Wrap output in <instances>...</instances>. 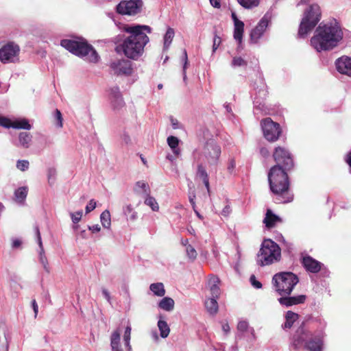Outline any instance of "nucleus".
Segmentation results:
<instances>
[{"label":"nucleus","mask_w":351,"mask_h":351,"mask_svg":"<svg viewBox=\"0 0 351 351\" xmlns=\"http://www.w3.org/2000/svg\"><path fill=\"white\" fill-rule=\"evenodd\" d=\"M123 31L130 35L116 43L115 51L129 59L136 60L143 55L144 48L149 41L147 34L152 32V28L148 25H126L123 27Z\"/></svg>","instance_id":"f257e3e1"},{"label":"nucleus","mask_w":351,"mask_h":351,"mask_svg":"<svg viewBox=\"0 0 351 351\" xmlns=\"http://www.w3.org/2000/svg\"><path fill=\"white\" fill-rule=\"evenodd\" d=\"M343 38L341 25L333 19L318 25L311 38V44L319 52L329 51L335 48Z\"/></svg>","instance_id":"f03ea898"},{"label":"nucleus","mask_w":351,"mask_h":351,"mask_svg":"<svg viewBox=\"0 0 351 351\" xmlns=\"http://www.w3.org/2000/svg\"><path fill=\"white\" fill-rule=\"evenodd\" d=\"M310 321L302 322L293 334L290 347L294 351L304 348L308 351H322L324 332L313 334L310 330Z\"/></svg>","instance_id":"7ed1b4c3"},{"label":"nucleus","mask_w":351,"mask_h":351,"mask_svg":"<svg viewBox=\"0 0 351 351\" xmlns=\"http://www.w3.org/2000/svg\"><path fill=\"white\" fill-rule=\"evenodd\" d=\"M287 171L278 166H273L268 173V181L271 191L277 196L280 203H289L293 199L289 190Z\"/></svg>","instance_id":"20e7f679"},{"label":"nucleus","mask_w":351,"mask_h":351,"mask_svg":"<svg viewBox=\"0 0 351 351\" xmlns=\"http://www.w3.org/2000/svg\"><path fill=\"white\" fill-rule=\"evenodd\" d=\"M298 282V276L290 271L278 272L272 278L275 291L281 296L290 295Z\"/></svg>","instance_id":"39448f33"},{"label":"nucleus","mask_w":351,"mask_h":351,"mask_svg":"<svg viewBox=\"0 0 351 351\" xmlns=\"http://www.w3.org/2000/svg\"><path fill=\"white\" fill-rule=\"evenodd\" d=\"M322 18L320 7L317 3H313L304 11L303 18L300 22L298 36L304 38L317 25Z\"/></svg>","instance_id":"423d86ee"},{"label":"nucleus","mask_w":351,"mask_h":351,"mask_svg":"<svg viewBox=\"0 0 351 351\" xmlns=\"http://www.w3.org/2000/svg\"><path fill=\"white\" fill-rule=\"evenodd\" d=\"M60 45L77 56L84 57L90 54V61L95 62L98 60L99 56L96 51L83 39H63L61 40Z\"/></svg>","instance_id":"0eeeda50"},{"label":"nucleus","mask_w":351,"mask_h":351,"mask_svg":"<svg viewBox=\"0 0 351 351\" xmlns=\"http://www.w3.org/2000/svg\"><path fill=\"white\" fill-rule=\"evenodd\" d=\"M261 266L269 265L280 261L281 250L278 245L271 239H265L258 254Z\"/></svg>","instance_id":"6e6552de"},{"label":"nucleus","mask_w":351,"mask_h":351,"mask_svg":"<svg viewBox=\"0 0 351 351\" xmlns=\"http://www.w3.org/2000/svg\"><path fill=\"white\" fill-rule=\"evenodd\" d=\"M261 125L263 136L269 142L277 141L282 134V130L278 123L273 121L270 117L261 120Z\"/></svg>","instance_id":"1a4fd4ad"},{"label":"nucleus","mask_w":351,"mask_h":351,"mask_svg":"<svg viewBox=\"0 0 351 351\" xmlns=\"http://www.w3.org/2000/svg\"><path fill=\"white\" fill-rule=\"evenodd\" d=\"M273 158L276 163L274 166H278L284 170L290 171L294 166L293 156L285 147H276L273 153Z\"/></svg>","instance_id":"9d476101"},{"label":"nucleus","mask_w":351,"mask_h":351,"mask_svg":"<svg viewBox=\"0 0 351 351\" xmlns=\"http://www.w3.org/2000/svg\"><path fill=\"white\" fill-rule=\"evenodd\" d=\"M20 47L14 42H8L0 49V61L3 64L15 63L19 59Z\"/></svg>","instance_id":"9b49d317"},{"label":"nucleus","mask_w":351,"mask_h":351,"mask_svg":"<svg viewBox=\"0 0 351 351\" xmlns=\"http://www.w3.org/2000/svg\"><path fill=\"white\" fill-rule=\"evenodd\" d=\"M221 149L214 140L206 141L203 149V155L209 165H217L219 163Z\"/></svg>","instance_id":"f8f14e48"},{"label":"nucleus","mask_w":351,"mask_h":351,"mask_svg":"<svg viewBox=\"0 0 351 351\" xmlns=\"http://www.w3.org/2000/svg\"><path fill=\"white\" fill-rule=\"evenodd\" d=\"M141 0L122 1L117 6V12L122 15H135L141 12Z\"/></svg>","instance_id":"ddd939ff"},{"label":"nucleus","mask_w":351,"mask_h":351,"mask_svg":"<svg viewBox=\"0 0 351 351\" xmlns=\"http://www.w3.org/2000/svg\"><path fill=\"white\" fill-rule=\"evenodd\" d=\"M110 68L117 75H130L133 71L132 62L124 58L112 61Z\"/></svg>","instance_id":"4468645a"},{"label":"nucleus","mask_w":351,"mask_h":351,"mask_svg":"<svg viewBox=\"0 0 351 351\" xmlns=\"http://www.w3.org/2000/svg\"><path fill=\"white\" fill-rule=\"evenodd\" d=\"M271 16L268 14H265L260 20L257 25L252 30L250 33V40L254 43H258V40L263 35L267 27L270 23Z\"/></svg>","instance_id":"2eb2a0df"},{"label":"nucleus","mask_w":351,"mask_h":351,"mask_svg":"<svg viewBox=\"0 0 351 351\" xmlns=\"http://www.w3.org/2000/svg\"><path fill=\"white\" fill-rule=\"evenodd\" d=\"M109 99L114 110H119L122 109L125 105L121 93L118 86H114L110 88Z\"/></svg>","instance_id":"dca6fc26"},{"label":"nucleus","mask_w":351,"mask_h":351,"mask_svg":"<svg viewBox=\"0 0 351 351\" xmlns=\"http://www.w3.org/2000/svg\"><path fill=\"white\" fill-rule=\"evenodd\" d=\"M335 65L340 73L351 76V57L344 56L338 58Z\"/></svg>","instance_id":"f3484780"},{"label":"nucleus","mask_w":351,"mask_h":351,"mask_svg":"<svg viewBox=\"0 0 351 351\" xmlns=\"http://www.w3.org/2000/svg\"><path fill=\"white\" fill-rule=\"evenodd\" d=\"M306 300V295H300L297 296H281L278 298L279 303L285 306L289 307L293 305L304 304Z\"/></svg>","instance_id":"a211bd4d"},{"label":"nucleus","mask_w":351,"mask_h":351,"mask_svg":"<svg viewBox=\"0 0 351 351\" xmlns=\"http://www.w3.org/2000/svg\"><path fill=\"white\" fill-rule=\"evenodd\" d=\"M302 265L306 271L311 273H317L321 270L322 263L310 256H304L302 261Z\"/></svg>","instance_id":"6ab92c4d"},{"label":"nucleus","mask_w":351,"mask_h":351,"mask_svg":"<svg viewBox=\"0 0 351 351\" xmlns=\"http://www.w3.org/2000/svg\"><path fill=\"white\" fill-rule=\"evenodd\" d=\"M36 232L37 234L38 243L40 250V261L41 264L43 265L44 269L47 273H49V267L47 258L45 254V251H44V248H43V243H42V240H41V236H40V233L38 227L36 228Z\"/></svg>","instance_id":"aec40b11"},{"label":"nucleus","mask_w":351,"mask_h":351,"mask_svg":"<svg viewBox=\"0 0 351 351\" xmlns=\"http://www.w3.org/2000/svg\"><path fill=\"white\" fill-rule=\"evenodd\" d=\"M281 221V219L276 215L274 214L271 209L267 210L265 217L263 220V223L267 228L271 229L276 226V223Z\"/></svg>","instance_id":"412c9836"},{"label":"nucleus","mask_w":351,"mask_h":351,"mask_svg":"<svg viewBox=\"0 0 351 351\" xmlns=\"http://www.w3.org/2000/svg\"><path fill=\"white\" fill-rule=\"evenodd\" d=\"M8 329L7 326L3 324H0V351H8L9 343L8 340Z\"/></svg>","instance_id":"4be33fe9"},{"label":"nucleus","mask_w":351,"mask_h":351,"mask_svg":"<svg viewBox=\"0 0 351 351\" xmlns=\"http://www.w3.org/2000/svg\"><path fill=\"white\" fill-rule=\"evenodd\" d=\"M220 280L218 277L212 276L208 280V287L212 295V298H218L220 295V289L219 284Z\"/></svg>","instance_id":"5701e85b"},{"label":"nucleus","mask_w":351,"mask_h":351,"mask_svg":"<svg viewBox=\"0 0 351 351\" xmlns=\"http://www.w3.org/2000/svg\"><path fill=\"white\" fill-rule=\"evenodd\" d=\"M110 346L112 351H123L121 346V332L119 329L114 330L110 336Z\"/></svg>","instance_id":"b1692460"},{"label":"nucleus","mask_w":351,"mask_h":351,"mask_svg":"<svg viewBox=\"0 0 351 351\" xmlns=\"http://www.w3.org/2000/svg\"><path fill=\"white\" fill-rule=\"evenodd\" d=\"M8 126H5V128L9 129L10 128L15 129H24V130H30L31 125L29 123L28 121L25 119L17 120L12 121L11 119L8 118Z\"/></svg>","instance_id":"393cba45"},{"label":"nucleus","mask_w":351,"mask_h":351,"mask_svg":"<svg viewBox=\"0 0 351 351\" xmlns=\"http://www.w3.org/2000/svg\"><path fill=\"white\" fill-rule=\"evenodd\" d=\"M134 191L137 195H149L150 193V188L147 182L145 181H138L136 182Z\"/></svg>","instance_id":"a878e982"},{"label":"nucleus","mask_w":351,"mask_h":351,"mask_svg":"<svg viewBox=\"0 0 351 351\" xmlns=\"http://www.w3.org/2000/svg\"><path fill=\"white\" fill-rule=\"evenodd\" d=\"M215 298H208L205 302V307L210 315H215L218 311V303Z\"/></svg>","instance_id":"bb28decb"},{"label":"nucleus","mask_w":351,"mask_h":351,"mask_svg":"<svg viewBox=\"0 0 351 351\" xmlns=\"http://www.w3.org/2000/svg\"><path fill=\"white\" fill-rule=\"evenodd\" d=\"M234 38L241 44L242 43L244 32V23H237V24H234Z\"/></svg>","instance_id":"cd10ccee"},{"label":"nucleus","mask_w":351,"mask_h":351,"mask_svg":"<svg viewBox=\"0 0 351 351\" xmlns=\"http://www.w3.org/2000/svg\"><path fill=\"white\" fill-rule=\"evenodd\" d=\"M28 193L27 186H21L14 192V199L19 203H23L25 200Z\"/></svg>","instance_id":"c85d7f7f"},{"label":"nucleus","mask_w":351,"mask_h":351,"mask_svg":"<svg viewBox=\"0 0 351 351\" xmlns=\"http://www.w3.org/2000/svg\"><path fill=\"white\" fill-rule=\"evenodd\" d=\"M174 300L169 297H165L158 303V306L166 311H171L174 308Z\"/></svg>","instance_id":"c756f323"},{"label":"nucleus","mask_w":351,"mask_h":351,"mask_svg":"<svg viewBox=\"0 0 351 351\" xmlns=\"http://www.w3.org/2000/svg\"><path fill=\"white\" fill-rule=\"evenodd\" d=\"M299 315L291 311H289L286 313V321L283 325L284 328H291L294 322L298 319Z\"/></svg>","instance_id":"7c9ffc66"},{"label":"nucleus","mask_w":351,"mask_h":351,"mask_svg":"<svg viewBox=\"0 0 351 351\" xmlns=\"http://www.w3.org/2000/svg\"><path fill=\"white\" fill-rule=\"evenodd\" d=\"M149 289L157 296L162 297L165 294V289L162 282L151 284Z\"/></svg>","instance_id":"2f4dec72"},{"label":"nucleus","mask_w":351,"mask_h":351,"mask_svg":"<svg viewBox=\"0 0 351 351\" xmlns=\"http://www.w3.org/2000/svg\"><path fill=\"white\" fill-rule=\"evenodd\" d=\"M175 32L174 29L171 27H169L164 36V49L167 50L173 40Z\"/></svg>","instance_id":"473e14b6"},{"label":"nucleus","mask_w":351,"mask_h":351,"mask_svg":"<svg viewBox=\"0 0 351 351\" xmlns=\"http://www.w3.org/2000/svg\"><path fill=\"white\" fill-rule=\"evenodd\" d=\"M144 203L145 205L149 206L153 211L157 212L159 210V206L156 199L149 195H146Z\"/></svg>","instance_id":"72a5a7b5"},{"label":"nucleus","mask_w":351,"mask_h":351,"mask_svg":"<svg viewBox=\"0 0 351 351\" xmlns=\"http://www.w3.org/2000/svg\"><path fill=\"white\" fill-rule=\"evenodd\" d=\"M19 138V142L23 147H29V143L32 141V136L29 133L26 132H21Z\"/></svg>","instance_id":"f704fd0d"},{"label":"nucleus","mask_w":351,"mask_h":351,"mask_svg":"<svg viewBox=\"0 0 351 351\" xmlns=\"http://www.w3.org/2000/svg\"><path fill=\"white\" fill-rule=\"evenodd\" d=\"M158 327L160 332V336L162 338H166L170 332V328L165 321L159 320L158 322Z\"/></svg>","instance_id":"c9c22d12"},{"label":"nucleus","mask_w":351,"mask_h":351,"mask_svg":"<svg viewBox=\"0 0 351 351\" xmlns=\"http://www.w3.org/2000/svg\"><path fill=\"white\" fill-rule=\"evenodd\" d=\"M237 1L245 9L254 8L259 4V0H237Z\"/></svg>","instance_id":"e433bc0d"},{"label":"nucleus","mask_w":351,"mask_h":351,"mask_svg":"<svg viewBox=\"0 0 351 351\" xmlns=\"http://www.w3.org/2000/svg\"><path fill=\"white\" fill-rule=\"evenodd\" d=\"M100 219H101V223L104 228H108L110 226L111 220H110V215L109 211H108V210L104 211L101 214Z\"/></svg>","instance_id":"4c0bfd02"},{"label":"nucleus","mask_w":351,"mask_h":351,"mask_svg":"<svg viewBox=\"0 0 351 351\" xmlns=\"http://www.w3.org/2000/svg\"><path fill=\"white\" fill-rule=\"evenodd\" d=\"M131 330L132 328L130 326H128L125 328L124 335H123V341L124 343L126 348H128V350L130 351L131 350V346L130 344V337H131Z\"/></svg>","instance_id":"58836bf2"},{"label":"nucleus","mask_w":351,"mask_h":351,"mask_svg":"<svg viewBox=\"0 0 351 351\" xmlns=\"http://www.w3.org/2000/svg\"><path fill=\"white\" fill-rule=\"evenodd\" d=\"M186 254L189 259L193 261L196 258L197 253L195 249L191 245H189L186 247Z\"/></svg>","instance_id":"ea45409f"},{"label":"nucleus","mask_w":351,"mask_h":351,"mask_svg":"<svg viewBox=\"0 0 351 351\" xmlns=\"http://www.w3.org/2000/svg\"><path fill=\"white\" fill-rule=\"evenodd\" d=\"M247 62L241 57H234L232 61L233 66H247Z\"/></svg>","instance_id":"a19ab883"},{"label":"nucleus","mask_w":351,"mask_h":351,"mask_svg":"<svg viewBox=\"0 0 351 351\" xmlns=\"http://www.w3.org/2000/svg\"><path fill=\"white\" fill-rule=\"evenodd\" d=\"M29 163L26 160H19L16 162V167L22 171L27 170L29 168Z\"/></svg>","instance_id":"79ce46f5"},{"label":"nucleus","mask_w":351,"mask_h":351,"mask_svg":"<svg viewBox=\"0 0 351 351\" xmlns=\"http://www.w3.org/2000/svg\"><path fill=\"white\" fill-rule=\"evenodd\" d=\"M197 175L202 180L208 177V173L202 164L197 165Z\"/></svg>","instance_id":"37998d69"},{"label":"nucleus","mask_w":351,"mask_h":351,"mask_svg":"<svg viewBox=\"0 0 351 351\" xmlns=\"http://www.w3.org/2000/svg\"><path fill=\"white\" fill-rule=\"evenodd\" d=\"M167 143L171 149L176 148L178 147L179 139L176 136H170L167 138Z\"/></svg>","instance_id":"c03bdc74"},{"label":"nucleus","mask_w":351,"mask_h":351,"mask_svg":"<svg viewBox=\"0 0 351 351\" xmlns=\"http://www.w3.org/2000/svg\"><path fill=\"white\" fill-rule=\"evenodd\" d=\"M82 216V210L81 211H77V212H76L75 213H72L71 214L72 221L74 223H78L81 220Z\"/></svg>","instance_id":"a18cd8bd"},{"label":"nucleus","mask_w":351,"mask_h":351,"mask_svg":"<svg viewBox=\"0 0 351 351\" xmlns=\"http://www.w3.org/2000/svg\"><path fill=\"white\" fill-rule=\"evenodd\" d=\"M55 116L56 119V123L58 127L62 128V117L60 111L58 109L55 111Z\"/></svg>","instance_id":"49530a36"},{"label":"nucleus","mask_w":351,"mask_h":351,"mask_svg":"<svg viewBox=\"0 0 351 351\" xmlns=\"http://www.w3.org/2000/svg\"><path fill=\"white\" fill-rule=\"evenodd\" d=\"M250 282L253 287L256 289H260L262 287V284L261 282L258 281L254 275H252L250 278Z\"/></svg>","instance_id":"de8ad7c7"},{"label":"nucleus","mask_w":351,"mask_h":351,"mask_svg":"<svg viewBox=\"0 0 351 351\" xmlns=\"http://www.w3.org/2000/svg\"><path fill=\"white\" fill-rule=\"evenodd\" d=\"M248 328V323L245 321H240L237 325L238 330L245 332Z\"/></svg>","instance_id":"09e8293b"},{"label":"nucleus","mask_w":351,"mask_h":351,"mask_svg":"<svg viewBox=\"0 0 351 351\" xmlns=\"http://www.w3.org/2000/svg\"><path fill=\"white\" fill-rule=\"evenodd\" d=\"M221 43V39L217 35H215L213 39V50L215 51L218 47L220 45Z\"/></svg>","instance_id":"8fccbe9b"},{"label":"nucleus","mask_w":351,"mask_h":351,"mask_svg":"<svg viewBox=\"0 0 351 351\" xmlns=\"http://www.w3.org/2000/svg\"><path fill=\"white\" fill-rule=\"evenodd\" d=\"M95 207L96 202L93 199H91L86 206V213H89L90 212L93 210L95 208Z\"/></svg>","instance_id":"3c124183"},{"label":"nucleus","mask_w":351,"mask_h":351,"mask_svg":"<svg viewBox=\"0 0 351 351\" xmlns=\"http://www.w3.org/2000/svg\"><path fill=\"white\" fill-rule=\"evenodd\" d=\"M56 175V170L55 168H49L48 169V179H49V182H50L51 179L55 178Z\"/></svg>","instance_id":"603ef678"},{"label":"nucleus","mask_w":351,"mask_h":351,"mask_svg":"<svg viewBox=\"0 0 351 351\" xmlns=\"http://www.w3.org/2000/svg\"><path fill=\"white\" fill-rule=\"evenodd\" d=\"M8 117L2 116V115L0 114V126L1 127H3V128H5V126L8 125Z\"/></svg>","instance_id":"864d4df0"},{"label":"nucleus","mask_w":351,"mask_h":351,"mask_svg":"<svg viewBox=\"0 0 351 351\" xmlns=\"http://www.w3.org/2000/svg\"><path fill=\"white\" fill-rule=\"evenodd\" d=\"M260 154L264 158H267L269 156V152L268 149L266 147H261L260 149Z\"/></svg>","instance_id":"5fc2aeb1"},{"label":"nucleus","mask_w":351,"mask_h":351,"mask_svg":"<svg viewBox=\"0 0 351 351\" xmlns=\"http://www.w3.org/2000/svg\"><path fill=\"white\" fill-rule=\"evenodd\" d=\"M88 229L92 231V232H98L100 231L101 228L99 224L93 225L91 226H88Z\"/></svg>","instance_id":"6e6d98bb"},{"label":"nucleus","mask_w":351,"mask_h":351,"mask_svg":"<svg viewBox=\"0 0 351 351\" xmlns=\"http://www.w3.org/2000/svg\"><path fill=\"white\" fill-rule=\"evenodd\" d=\"M22 241L18 239L13 240L12 246L13 248H19L21 246Z\"/></svg>","instance_id":"4d7b16f0"},{"label":"nucleus","mask_w":351,"mask_h":351,"mask_svg":"<svg viewBox=\"0 0 351 351\" xmlns=\"http://www.w3.org/2000/svg\"><path fill=\"white\" fill-rule=\"evenodd\" d=\"M183 61L184 62V70H185L186 68V65L188 64V56H187V52H186V49L183 50Z\"/></svg>","instance_id":"13d9d810"},{"label":"nucleus","mask_w":351,"mask_h":351,"mask_svg":"<svg viewBox=\"0 0 351 351\" xmlns=\"http://www.w3.org/2000/svg\"><path fill=\"white\" fill-rule=\"evenodd\" d=\"M210 4L216 8H219L221 7V3L219 0H210Z\"/></svg>","instance_id":"bf43d9fd"},{"label":"nucleus","mask_w":351,"mask_h":351,"mask_svg":"<svg viewBox=\"0 0 351 351\" xmlns=\"http://www.w3.org/2000/svg\"><path fill=\"white\" fill-rule=\"evenodd\" d=\"M231 17H232V19L234 22V24H237V23H241L242 22L241 21H240L238 18H237V16L236 14V13L234 12H232V14H231Z\"/></svg>","instance_id":"052dcab7"},{"label":"nucleus","mask_w":351,"mask_h":351,"mask_svg":"<svg viewBox=\"0 0 351 351\" xmlns=\"http://www.w3.org/2000/svg\"><path fill=\"white\" fill-rule=\"evenodd\" d=\"M102 293L104 295L105 298L108 301L110 302V295L108 292V291L106 289H102Z\"/></svg>","instance_id":"680f3d73"},{"label":"nucleus","mask_w":351,"mask_h":351,"mask_svg":"<svg viewBox=\"0 0 351 351\" xmlns=\"http://www.w3.org/2000/svg\"><path fill=\"white\" fill-rule=\"evenodd\" d=\"M32 307L35 313V317H36L38 311V306L35 300L32 301Z\"/></svg>","instance_id":"e2e57ef3"},{"label":"nucleus","mask_w":351,"mask_h":351,"mask_svg":"<svg viewBox=\"0 0 351 351\" xmlns=\"http://www.w3.org/2000/svg\"><path fill=\"white\" fill-rule=\"evenodd\" d=\"M230 212V206H226L222 210V215L224 216H227Z\"/></svg>","instance_id":"0e129e2a"},{"label":"nucleus","mask_w":351,"mask_h":351,"mask_svg":"<svg viewBox=\"0 0 351 351\" xmlns=\"http://www.w3.org/2000/svg\"><path fill=\"white\" fill-rule=\"evenodd\" d=\"M202 181H203L206 188L207 189L208 192L209 193L210 192V186H209L208 177L206 178L203 179Z\"/></svg>","instance_id":"69168bd1"},{"label":"nucleus","mask_w":351,"mask_h":351,"mask_svg":"<svg viewBox=\"0 0 351 351\" xmlns=\"http://www.w3.org/2000/svg\"><path fill=\"white\" fill-rule=\"evenodd\" d=\"M133 212V208L131 204H129L126 206L125 213L127 215H129Z\"/></svg>","instance_id":"338daca9"},{"label":"nucleus","mask_w":351,"mask_h":351,"mask_svg":"<svg viewBox=\"0 0 351 351\" xmlns=\"http://www.w3.org/2000/svg\"><path fill=\"white\" fill-rule=\"evenodd\" d=\"M195 195H193V196H190L189 197V201H190V203L191 204V205L193 206V210H195Z\"/></svg>","instance_id":"774afa93"}]
</instances>
